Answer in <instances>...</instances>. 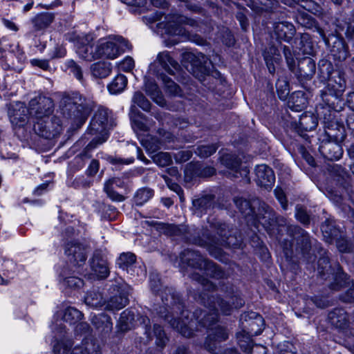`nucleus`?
<instances>
[{"instance_id": "1", "label": "nucleus", "mask_w": 354, "mask_h": 354, "mask_svg": "<svg viewBox=\"0 0 354 354\" xmlns=\"http://www.w3.org/2000/svg\"><path fill=\"white\" fill-rule=\"evenodd\" d=\"M192 279L198 281L203 287V291L210 292L215 289L213 282L205 278L199 273L192 274ZM201 302L203 304L205 310L197 309L193 313L194 319L189 318V313L184 310L178 298H176L174 293L169 292V295L162 297L163 304L170 308L172 311L180 310L181 317L176 320L174 315H169V310L166 307L160 308L158 313L160 317L167 320L171 326L176 329L183 336L191 337L194 335L192 328L200 324L208 329V335L205 342V348L213 351L216 344L225 341L228 338V333L225 328L216 324L219 313L223 315H230L234 309L241 308L244 304V300L238 294L234 292L226 293L221 297V295H209V292H203L199 295Z\"/></svg>"}, {"instance_id": "2", "label": "nucleus", "mask_w": 354, "mask_h": 354, "mask_svg": "<svg viewBox=\"0 0 354 354\" xmlns=\"http://www.w3.org/2000/svg\"><path fill=\"white\" fill-rule=\"evenodd\" d=\"M53 111V102L49 97L39 96L30 101L29 115L37 120L34 124V130L41 137L48 138L51 136L48 120Z\"/></svg>"}, {"instance_id": "3", "label": "nucleus", "mask_w": 354, "mask_h": 354, "mask_svg": "<svg viewBox=\"0 0 354 354\" xmlns=\"http://www.w3.org/2000/svg\"><path fill=\"white\" fill-rule=\"evenodd\" d=\"M109 112L108 109L100 107L95 111L91 122L88 133L95 136L91 142L87 145L86 149L91 150L97 145L104 143L108 138L107 130L109 129Z\"/></svg>"}, {"instance_id": "4", "label": "nucleus", "mask_w": 354, "mask_h": 354, "mask_svg": "<svg viewBox=\"0 0 354 354\" xmlns=\"http://www.w3.org/2000/svg\"><path fill=\"white\" fill-rule=\"evenodd\" d=\"M180 261L182 264L197 268L203 274L214 278L221 277L223 272L212 261H208L197 252L187 249L180 255Z\"/></svg>"}, {"instance_id": "5", "label": "nucleus", "mask_w": 354, "mask_h": 354, "mask_svg": "<svg viewBox=\"0 0 354 354\" xmlns=\"http://www.w3.org/2000/svg\"><path fill=\"white\" fill-rule=\"evenodd\" d=\"M128 41L118 35L100 39L96 45L97 57L114 59L129 49Z\"/></svg>"}, {"instance_id": "6", "label": "nucleus", "mask_w": 354, "mask_h": 354, "mask_svg": "<svg viewBox=\"0 0 354 354\" xmlns=\"http://www.w3.org/2000/svg\"><path fill=\"white\" fill-rule=\"evenodd\" d=\"M248 317H249L248 328L247 326H244V328H247V330L243 329L241 332L237 333L236 339L241 349L248 353L254 346L252 337L258 335L261 333L263 319L261 316L253 312L242 315L241 319L248 322Z\"/></svg>"}, {"instance_id": "7", "label": "nucleus", "mask_w": 354, "mask_h": 354, "mask_svg": "<svg viewBox=\"0 0 354 354\" xmlns=\"http://www.w3.org/2000/svg\"><path fill=\"white\" fill-rule=\"evenodd\" d=\"M68 111L69 118L83 124L91 111V106L79 93H73L65 106L64 112Z\"/></svg>"}, {"instance_id": "8", "label": "nucleus", "mask_w": 354, "mask_h": 354, "mask_svg": "<svg viewBox=\"0 0 354 354\" xmlns=\"http://www.w3.org/2000/svg\"><path fill=\"white\" fill-rule=\"evenodd\" d=\"M317 265L318 273L323 279H326L330 275L334 278L335 282L330 286L331 290H338L348 283L347 274L342 270L338 264L332 268L328 257H321Z\"/></svg>"}, {"instance_id": "9", "label": "nucleus", "mask_w": 354, "mask_h": 354, "mask_svg": "<svg viewBox=\"0 0 354 354\" xmlns=\"http://www.w3.org/2000/svg\"><path fill=\"white\" fill-rule=\"evenodd\" d=\"M67 39L73 44L75 51L79 57L86 61L91 62L97 57L96 47L93 51L91 43L93 37L85 33L72 32L67 37Z\"/></svg>"}, {"instance_id": "10", "label": "nucleus", "mask_w": 354, "mask_h": 354, "mask_svg": "<svg viewBox=\"0 0 354 354\" xmlns=\"http://www.w3.org/2000/svg\"><path fill=\"white\" fill-rule=\"evenodd\" d=\"M26 60V54L19 45L11 44L3 57L0 59V65L4 70L13 69L19 71Z\"/></svg>"}, {"instance_id": "11", "label": "nucleus", "mask_w": 354, "mask_h": 354, "mask_svg": "<svg viewBox=\"0 0 354 354\" xmlns=\"http://www.w3.org/2000/svg\"><path fill=\"white\" fill-rule=\"evenodd\" d=\"M324 67H326L328 73L326 91L330 95L339 99L345 91L346 81L339 72L331 73L332 66L330 63L323 65L321 68L322 71H323Z\"/></svg>"}, {"instance_id": "12", "label": "nucleus", "mask_w": 354, "mask_h": 354, "mask_svg": "<svg viewBox=\"0 0 354 354\" xmlns=\"http://www.w3.org/2000/svg\"><path fill=\"white\" fill-rule=\"evenodd\" d=\"M221 163L230 171L228 174L234 178H242L249 183V169L246 166H242L239 159L232 154H225L221 158Z\"/></svg>"}, {"instance_id": "13", "label": "nucleus", "mask_w": 354, "mask_h": 354, "mask_svg": "<svg viewBox=\"0 0 354 354\" xmlns=\"http://www.w3.org/2000/svg\"><path fill=\"white\" fill-rule=\"evenodd\" d=\"M28 109L21 102H13L8 105V116L15 128L23 127L28 121Z\"/></svg>"}, {"instance_id": "14", "label": "nucleus", "mask_w": 354, "mask_h": 354, "mask_svg": "<svg viewBox=\"0 0 354 354\" xmlns=\"http://www.w3.org/2000/svg\"><path fill=\"white\" fill-rule=\"evenodd\" d=\"M318 32L328 46H330V41H332L333 46L330 48V53L335 59L344 61L348 57V47L342 37L332 35L326 38L324 31L321 29H318Z\"/></svg>"}, {"instance_id": "15", "label": "nucleus", "mask_w": 354, "mask_h": 354, "mask_svg": "<svg viewBox=\"0 0 354 354\" xmlns=\"http://www.w3.org/2000/svg\"><path fill=\"white\" fill-rule=\"evenodd\" d=\"M227 225L225 223H221L219 222H217L214 224V228L216 230V233L219 238L215 237V238H209V236L207 237V240H199L198 241H196V243L201 246H205L207 245H212V244H216V245H227L229 246L230 245H237L236 243H232L231 239L232 237H229L227 236Z\"/></svg>"}, {"instance_id": "16", "label": "nucleus", "mask_w": 354, "mask_h": 354, "mask_svg": "<svg viewBox=\"0 0 354 354\" xmlns=\"http://www.w3.org/2000/svg\"><path fill=\"white\" fill-rule=\"evenodd\" d=\"M141 324L145 325V333L148 339L151 340L153 337H156V344L162 348L168 341V337L160 325L154 324L151 330L149 325L150 320L147 317H142Z\"/></svg>"}, {"instance_id": "17", "label": "nucleus", "mask_w": 354, "mask_h": 354, "mask_svg": "<svg viewBox=\"0 0 354 354\" xmlns=\"http://www.w3.org/2000/svg\"><path fill=\"white\" fill-rule=\"evenodd\" d=\"M321 230L326 241L330 243L335 242L337 248L341 252H346L350 250V245L342 235L338 238L336 229H332L328 224H322Z\"/></svg>"}, {"instance_id": "18", "label": "nucleus", "mask_w": 354, "mask_h": 354, "mask_svg": "<svg viewBox=\"0 0 354 354\" xmlns=\"http://www.w3.org/2000/svg\"><path fill=\"white\" fill-rule=\"evenodd\" d=\"M166 21L161 24V26L165 29V32L172 35H183L185 29L183 28V24L187 20L185 17L178 15H172L165 17Z\"/></svg>"}, {"instance_id": "19", "label": "nucleus", "mask_w": 354, "mask_h": 354, "mask_svg": "<svg viewBox=\"0 0 354 354\" xmlns=\"http://www.w3.org/2000/svg\"><path fill=\"white\" fill-rule=\"evenodd\" d=\"M255 175L257 185L266 189L270 188L275 181V176L272 169L264 164L256 167Z\"/></svg>"}, {"instance_id": "20", "label": "nucleus", "mask_w": 354, "mask_h": 354, "mask_svg": "<svg viewBox=\"0 0 354 354\" xmlns=\"http://www.w3.org/2000/svg\"><path fill=\"white\" fill-rule=\"evenodd\" d=\"M113 296L107 301L106 309L109 310H118L128 304V295L124 289L118 286L113 288Z\"/></svg>"}, {"instance_id": "21", "label": "nucleus", "mask_w": 354, "mask_h": 354, "mask_svg": "<svg viewBox=\"0 0 354 354\" xmlns=\"http://www.w3.org/2000/svg\"><path fill=\"white\" fill-rule=\"evenodd\" d=\"M65 254L68 260L77 266H80L86 259V250L83 245L78 243L70 242L67 243Z\"/></svg>"}, {"instance_id": "22", "label": "nucleus", "mask_w": 354, "mask_h": 354, "mask_svg": "<svg viewBox=\"0 0 354 354\" xmlns=\"http://www.w3.org/2000/svg\"><path fill=\"white\" fill-rule=\"evenodd\" d=\"M287 230L293 240L297 242L301 250L305 253L310 247L309 235L298 226L288 225Z\"/></svg>"}, {"instance_id": "23", "label": "nucleus", "mask_w": 354, "mask_h": 354, "mask_svg": "<svg viewBox=\"0 0 354 354\" xmlns=\"http://www.w3.org/2000/svg\"><path fill=\"white\" fill-rule=\"evenodd\" d=\"M201 58H204L201 53L196 55L192 52H185L182 55V61L185 66L196 77L198 76V71H203Z\"/></svg>"}, {"instance_id": "24", "label": "nucleus", "mask_w": 354, "mask_h": 354, "mask_svg": "<svg viewBox=\"0 0 354 354\" xmlns=\"http://www.w3.org/2000/svg\"><path fill=\"white\" fill-rule=\"evenodd\" d=\"M273 28L277 39L286 42H290L296 32L293 24L287 21L275 23Z\"/></svg>"}, {"instance_id": "25", "label": "nucleus", "mask_w": 354, "mask_h": 354, "mask_svg": "<svg viewBox=\"0 0 354 354\" xmlns=\"http://www.w3.org/2000/svg\"><path fill=\"white\" fill-rule=\"evenodd\" d=\"M91 267L92 271L91 274L93 276V279H105L109 274L108 263L102 258L95 256L93 257L91 262Z\"/></svg>"}, {"instance_id": "26", "label": "nucleus", "mask_w": 354, "mask_h": 354, "mask_svg": "<svg viewBox=\"0 0 354 354\" xmlns=\"http://www.w3.org/2000/svg\"><path fill=\"white\" fill-rule=\"evenodd\" d=\"M91 320L95 328L102 333H108L112 329L113 323L111 318L104 313L92 316Z\"/></svg>"}, {"instance_id": "27", "label": "nucleus", "mask_w": 354, "mask_h": 354, "mask_svg": "<svg viewBox=\"0 0 354 354\" xmlns=\"http://www.w3.org/2000/svg\"><path fill=\"white\" fill-rule=\"evenodd\" d=\"M215 169L209 166H204L199 163H191L186 169L185 174L191 176H196L199 177H208L214 175Z\"/></svg>"}, {"instance_id": "28", "label": "nucleus", "mask_w": 354, "mask_h": 354, "mask_svg": "<svg viewBox=\"0 0 354 354\" xmlns=\"http://www.w3.org/2000/svg\"><path fill=\"white\" fill-rule=\"evenodd\" d=\"M330 323L336 328H344L348 323V316L342 308H335L328 314Z\"/></svg>"}, {"instance_id": "29", "label": "nucleus", "mask_w": 354, "mask_h": 354, "mask_svg": "<svg viewBox=\"0 0 354 354\" xmlns=\"http://www.w3.org/2000/svg\"><path fill=\"white\" fill-rule=\"evenodd\" d=\"M145 90L148 95H149L156 103L160 105L163 104V98L161 92L156 84L151 79L145 78Z\"/></svg>"}, {"instance_id": "30", "label": "nucleus", "mask_w": 354, "mask_h": 354, "mask_svg": "<svg viewBox=\"0 0 354 354\" xmlns=\"http://www.w3.org/2000/svg\"><path fill=\"white\" fill-rule=\"evenodd\" d=\"M156 60L160 65L169 73H173L172 69H177L178 64L171 56L168 51L159 53Z\"/></svg>"}, {"instance_id": "31", "label": "nucleus", "mask_w": 354, "mask_h": 354, "mask_svg": "<svg viewBox=\"0 0 354 354\" xmlns=\"http://www.w3.org/2000/svg\"><path fill=\"white\" fill-rule=\"evenodd\" d=\"M111 64L105 62H98L91 66L92 75L97 78L106 77L111 72Z\"/></svg>"}, {"instance_id": "32", "label": "nucleus", "mask_w": 354, "mask_h": 354, "mask_svg": "<svg viewBox=\"0 0 354 354\" xmlns=\"http://www.w3.org/2000/svg\"><path fill=\"white\" fill-rule=\"evenodd\" d=\"M127 78L125 75L118 74L108 84V90L111 94H118L122 92L127 85Z\"/></svg>"}, {"instance_id": "33", "label": "nucleus", "mask_w": 354, "mask_h": 354, "mask_svg": "<svg viewBox=\"0 0 354 354\" xmlns=\"http://www.w3.org/2000/svg\"><path fill=\"white\" fill-rule=\"evenodd\" d=\"M54 15L50 12H41L32 19V23L36 30L47 28L53 21Z\"/></svg>"}, {"instance_id": "34", "label": "nucleus", "mask_w": 354, "mask_h": 354, "mask_svg": "<svg viewBox=\"0 0 354 354\" xmlns=\"http://www.w3.org/2000/svg\"><path fill=\"white\" fill-rule=\"evenodd\" d=\"M290 106L295 111H300L304 109L307 104V98L303 91H296L292 96L291 100L289 101Z\"/></svg>"}, {"instance_id": "35", "label": "nucleus", "mask_w": 354, "mask_h": 354, "mask_svg": "<svg viewBox=\"0 0 354 354\" xmlns=\"http://www.w3.org/2000/svg\"><path fill=\"white\" fill-rule=\"evenodd\" d=\"M84 301L87 306L95 308L102 307L105 304V301L102 294L95 290H91L86 294Z\"/></svg>"}, {"instance_id": "36", "label": "nucleus", "mask_w": 354, "mask_h": 354, "mask_svg": "<svg viewBox=\"0 0 354 354\" xmlns=\"http://www.w3.org/2000/svg\"><path fill=\"white\" fill-rule=\"evenodd\" d=\"M118 179L113 178L106 181L104 184V189L107 196L113 201L122 202L124 200V196L117 193L113 190V185L115 184L117 186L120 187L121 183H118Z\"/></svg>"}, {"instance_id": "37", "label": "nucleus", "mask_w": 354, "mask_h": 354, "mask_svg": "<svg viewBox=\"0 0 354 354\" xmlns=\"http://www.w3.org/2000/svg\"><path fill=\"white\" fill-rule=\"evenodd\" d=\"M136 260V257L134 254L131 252L122 253L117 259L116 263L118 267L123 270L129 272V269L133 266Z\"/></svg>"}, {"instance_id": "38", "label": "nucleus", "mask_w": 354, "mask_h": 354, "mask_svg": "<svg viewBox=\"0 0 354 354\" xmlns=\"http://www.w3.org/2000/svg\"><path fill=\"white\" fill-rule=\"evenodd\" d=\"M317 124V118L312 113H306L300 116L299 124L306 131L315 129Z\"/></svg>"}, {"instance_id": "39", "label": "nucleus", "mask_w": 354, "mask_h": 354, "mask_svg": "<svg viewBox=\"0 0 354 354\" xmlns=\"http://www.w3.org/2000/svg\"><path fill=\"white\" fill-rule=\"evenodd\" d=\"M270 51V53L269 51L266 50L263 56L270 73H274L275 71L274 62H276L279 59V53L277 48L274 46H271Z\"/></svg>"}, {"instance_id": "40", "label": "nucleus", "mask_w": 354, "mask_h": 354, "mask_svg": "<svg viewBox=\"0 0 354 354\" xmlns=\"http://www.w3.org/2000/svg\"><path fill=\"white\" fill-rule=\"evenodd\" d=\"M153 196V191L149 188H141L138 189L134 196V203L136 205L141 206L150 200Z\"/></svg>"}, {"instance_id": "41", "label": "nucleus", "mask_w": 354, "mask_h": 354, "mask_svg": "<svg viewBox=\"0 0 354 354\" xmlns=\"http://www.w3.org/2000/svg\"><path fill=\"white\" fill-rule=\"evenodd\" d=\"M134 106H131V119L132 121L133 128L140 131H147V127L146 124L142 121L144 119L143 114L140 113V112H136L134 111Z\"/></svg>"}, {"instance_id": "42", "label": "nucleus", "mask_w": 354, "mask_h": 354, "mask_svg": "<svg viewBox=\"0 0 354 354\" xmlns=\"http://www.w3.org/2000/svg\"><path fill=\"white\" fill-rule=\"evenodd\" d=\"M64 68L72 74L78 81H83L82 68L73 59L66 60L64 63Z\"/></svg>"}, {"instance_id": "43", "label": "nucleus", "mask_w": 354, "mask_h": 354, "mask_svg": "<svg viewBox=\"0 0 354 354\" xmlns=\"http://www.w3.org/2000/svg\"><path fill=\"white\" fill-rule=\"evenodd\" d=\"M82 313L80 310L73 307H68L64 310L63 319L70 324H75L82 319Z\"/></svg>"}, {"instance_id": "44", "label": "nucleus", "mask_w": 354, "mask_h": 354, "mask_svg": "<svg viewBox=\"0 0 354 354\" xmlns=\"http://www.w3.org/2000/svg\"><path fill=\"white\" fill-rule=\"evenodd\" d=\"M132 102L145 111H149L151 109L150 102L140 91L134 93Z\"/></svg>"}, {"instance_id": "45", "label": "nucleus", "mask_w": 354, "mask_h": 354, "mask_svg": "<svg viewBox=\"0 0 354 354\" xmlns=\"http://www.w3.org/2000/svg\"><path fill=\"white\" fill-rule=\"evenodd\" d=\"M337 35L340 37L344 34L347 38H352L354 35V26L351 23L343 22L337 26Z\"/></svg>"}, {"instance_id": "46", "label": "nucleus", "mask_w": 354, "mask_h": 354, "mask_svg": "<svg viewBox=\"0 0 354 354\" xmlns=\"http://www.w3.org/2000/svg\"><path fill=\"white\" fill-rule=\"evenodd\" d=\"M276 88L279 97L282 100H286L290 91L288 83L285 80H278Z\"/></svg>"}, {"instance_id": "47", "label": "nucleus", "mask_w": 354, "mask_h": 354, "mask_svg": "<svg viewBox=\"0 0 354 354\" xmlns=\"http://www.w3.org/2000/svg\"><path fill=\"white\" fill-rule=\"evenodd\" d=\"M218 147L215 144L201 145L197 148L196 153L201 158H207L216 152Z\"/></svg>"}, {"instance_id": "48", "label": "nucleus", "mask_w": 354, "mask_h": 354, "mask_svg": "<svg viewBox=\"0 0 354 354\" xmlns=\"http://www.w3.org/2000/svg\"><path fill=\"white\" fill-rule=\"evenodd\" d=\"M301 49L304 54L312 55L313 53V45L310 35L304 33L301 36Z\"/></svg>"}, {"instance_id": "49", "label": "nucleus", "mask_w": 354, "mask_h": 354, "mask_svg": "<svg viewBox=\"0 0 354 354\" xmlns=\"http://www.w3.org/2000/svg\"><path fill=\"white\" fill-rule=\"evenodd\" d=\"M234 203L240 212L245 216H248L253 212L251 208L250 202L242 198H235Z\"/></svg>"}, {"instance_id": "50", "label": "nucleus", "mask_w": 354, "mask_h": 354, "mask_svg": "<svg viewBox=\"0 0 354 354\" xmlns=\"http://www.w3.org/2000/svg\"><path fill=\"white\" fill-rule=\"evenodd\" d=\"M71 345V340L57 342L53 346V352L55 354H67Z\"/></svg>"}, {"instance_id": "51", "label": "nucleus", "mask_w": 354, "mask_h": 354, "mask_svg": "<svg viewBox=\"0 0 354 354\" xmlns=\"http://www.w3.org/2000/svg\"><path fill=\"white\" fill-rule=\"evenodd\" d=\"M212 198L210 196H205L195 200L194 201V205L201 209V211H203L210 208L212 205Z\"/></svg>"}, {"instance_id": "52", "label": "nucleus", "mask_w": 354, "mask_h": 354, "mask_svg": "<svg viewBox=\"0 0 354 354\" xmlns=\"http://www.w3.org/2000/svg\"><path fill=\"white\" fill-rule=\"evenodd\" d=\"M162 82L169 93L172 95L180 94V87L169 77L164 76L162 78Z\"/></svg>"}, {"instance_id": "53", "label": "nucleus", "mask_w": 354, "mask_h": 354, "mask_svg": "<svg viewBox=\"0 0 354 354\" xmlns=\"http://www.w3.org/2000/svg\"><path fill=\"white\" fill-rule=\"evenodd\" d=\"M154 162L160 167H165L171 162V156L168 153L160 152L154 156Z\"/></svg>"}, {"instance_id": "54", "label": "nucleus", "mask_w": 354, "mask_h": 354, "mask_svg": "<svg viewBox=\"0 0 354 354\" xmlns=\"http://www.w3.org/2000/svg\"><path fill=\"white\" fill-rule=\"evenodd\" d=\"M135 66V62L132 57L127 56L122 61L118 63L119 70L124 72H130Z\"/></svg>"}, {"instance_id": "55", "label": "nucleus", "mask_w": 354, "mask_h": 354, "mask_svg": "<svg viewBox=\"0 0 354 354\" xmlns=\"http://www.w3.org/2000/svg\"><path fill=\"white\" fill-rule=\"evenodd\" d=\"M266 214L268 216L265 215L263 217L259 218V222L262 224L267 230H270V227H271L275 222L279 223V221L274 218V215H271V214L267 211Z\"/></svg>"}, {"instance_id": "56", "label": "nucleus", "mask_w": 354, "mask_h": 354, "mask_svg": "<svg viewBox=\"0 0 354 354\" xmlns=\"http://www.w3.org/2000/svg\"><path fill=\"white\" fill-rule=\"evenodd\" d=\"M133 315L131 314L130 311L124 310L123 311L120 317V322L122 324V329L127 330L129 329V324L131 323L133 320Z\"/></svg>"}, {"instance_id": "57", "label": "nucleus", "mask_w": 354, "mask_h": 354, "mask_svg": "<svg viewBox=\"0 0 354 354\" xmlns=\"http://www.w3.org/2000/svg\"><path fill=\"white\" fill-rule=\"evenodd\" d=\"M296 218L304 225H307L310 222L309 215L307 214L306 210L301 207L297 205L296 207Z\"/></svg>"}, {"instance_id": "58", "label": "nucleus", "mask_w": 354, "mask_h": 354, "mask_svg": "<svg viewBox=\"0 0 354 354\" xmlns=\"http://www.w3.org/2000/svg\"><path fill=\"white\" fill-rule=\"evenodd\" d=\"M64 283L69 288H75L81 287L83 285V281L76 277H69L64 279Z\"/></svg>"}, {"instance_id": "59", "label": "nucleus", "mask_w": 354, "mask_h": 354, "mask_svg": "<svg viewBox=\"0 0 354 354\" xmlns=\"http://www.w3.org/2000/svg\"><path fill=\"white\" fill-rule=\"evenodd\" d=\"M311 301L317 307L320 308H324L328 307L330 305V301L326 298L322 297H315V298H311L308 300V303Z\"/></svg>"}, {"instance_id": "60", "label": "nucleus", "mask_w": 354, "mask_h": 354, "mask_svg": "<svg viewBox=\"0 0 354 354\" xmlns=\"http://www.w3.org/2000/svg\"><path fill=\"white\" fill-rule=\"evenodd\" d=\"M340 299L344 302H354V282L352 281L351 287L340 296Z\"/></svg>"}, {"instance_id": "61", "label": "nucleus", "mask_w": 354, "mask_h": 354, "mask_svg": "<svg viewBox=\"0 0 354 354\" xmlns=\"http://www.w3.org/2000/svg\"><path fill=\"white\" fill-rule=\"evenodd\" d=\"M274 194L277 200L281 203L283 209H286L288 207V203L283 191L281 188L277 187L274 189Z\"/></svg>"}, {"instance_id": "62", "label": "nucleus", "mask_w": 354, "mask_h": 354, "mask_svg": "<svg viewBox=\"0 0 354 354\" xmlns=\"http://www.w3.org/2000/svg\"><path fill=\"white\" fill-rule=\"evenodd\" d=\"M192 157V152L190 151H180L174 154V158L176 162H183L189 160Z\"/></svg>"}, {"instance_id": "63", "label": "nucleus", "mask_w": 354, "mask_h": 354, "mask_svg": "<svg viewBox=\"0 0 354 354\" xmlns=\"http://www.w3.org/2000/svg\"><path fill=\"white\" fill-rule=\"evenodd\" d=\"M99 167V161L97 160H93L86 169V174L89 176H93L97 173Z\"/></svg>"}, {"instance_id": "64", "label": "nucleus", "mask_w": 354, "mask_h": 354, "mask_svg": "<svg viewBox=\"0 0 354 354\" xmlns=\"http://www.w3.org/2000/svg\"><path fill=\"white\" fill-rule=\"evenodd\" d=\"M30 64L33 66H37L44 71H47L50 68L48 61L46 59H32L30 60Z\"/></svg>"}]
</instances>
